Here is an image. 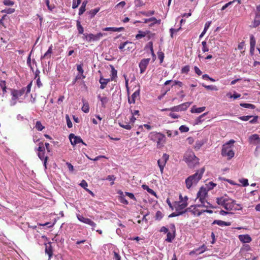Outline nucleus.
Returning a JSON list of instances; mask_svg holds the SVG:
<instances>
[{"mask_svg": "<svg viewBox=\"0 0 260 260\" xmlns=\"http://www.w3.org/2000/svg\"><path fill=\"white\" fill-rule=\"evenodd\" d=\"M216 203L227 211H236L242 209L240 204H236V201L228 196L224 195L216 199Z\"/></svg>", "mask_w": 260, "mask_h": 260, "instance_id": "1", "label": "nucleus"}, {"mask_svg": "<svg viewBox=\"0 0 260 260\" xmlns=\"http://www.w3.org/2000/svg\"><path fill=\"white\" fill-rule=\"evenodd\" d=\"M205 171V168H202L201 169L197 170L194 174L188 177L185 179L186 188L187 189H190L191 187L196 186L202 178Z\"/></svg>", "mask_w": 260, "mask_h": 260, "instance_id": "2", "label": "nucleus"}, {"mask_svg": "<svg viewBox=\"0 0 260 260\" xmlns=\"http://www.w3.org/2000/svg\"><path fill=\"white\" fill-rule=\"evenodd\" d=\"M179 201L175 202L173 204V207L175 209L176 211L183 212V214L187 212L186 211V207L188 205V197L185 196L183 197L180 194L179 195Z\"/></svg>", "mask_w": 260, "mask_h": 260, "instance_id": "3", "label": "nucleus"}, {"mask_svg": "<svg viewBox=\"0 0 260 260\" xmlns=\"http://www.w3.org/2000/svg\"><path fill=\"white\" fill-rule=\"evenodd\" d=\"M183 159L190 168H194L196 165L199 164V158L191 151H188L185 152Z\"/></svg>", "mask_w": 260, "mask_h": 260, "instance_id": "4", "label": "nucleus"}, {"mask_svg": "<svg viewBox=\"0 0 260 260\" xmlns=\"http://www.w3.org/2000/svg\"><path fill=\"white\" fill-rule=\"evenodd\" d=\"M234 143V140H231L229 142L222 146L221 155L223 156H227L228 159H230L234 156L235 153L232 148V146L230 145L233 144Z\"/></svg>", "mask_w": 260, "mask_h": 260, "instance_id": "5", "label": "nucleus"}, {"mask_svg": "<svg viewBox=\"0 0 260 260\" xmlns=\"http://www.w3.org/2000/svg\"><path fill=\"white\" fill-rule=\"evenodd\" d=\"M149 138L153 141H156L158 146L164 144L165 142V136L160 133L151 132L149 135Z\"/></svg>", "mask_w": 260, "mask_h": 260, "instance_id": "6", "label": "nucleus"}, {"mask_svg": "<svg viewBox=\"0 0 260 260\" xmlns=\"http://www.w3.org/2000/svg\"><path fill=\"white\" fill-rule=\"evenodd\" d=\"M191 104L192 102H186L179 105L174 106L170 108L163 109L161 110V111H171L172 112L183 111L186 110Z\"/></svg>", "mask_w": 260, "mask_h": 260, "instance_id": "7", "label": "nucleus"}, {"mask_svg": "<svg viewBox=\"0 0 260 260\" xmlns=\"http://www.w3.org/2000/svg\"><path fill=\"white\" fill-rule=\"evenodd\" d=\"M103 37V34L101 32L98 33L95 35L93 34L85 33L83 34V39L88 42H95L99 41Z\"/></svg>", "mask_w": 260, "mask_h": 260, "instance_id": "8", "label": "nucleus"}, {"mask_svg": "<svg viewBox=\"0 0 260 260\" xmlns=\"http://www.w3.org/2000/svg\"><path fill=\"white\" fill-rule=\"evenodd\" d=\"M169 158V155L166 153L163 154L162 157L157 160V165L159 168L161 174L164 173V167Z\"/></svg>", "mask_w": 260, "mask_h": 260, "instance_id": "9", "label": "nucleus"}, {"mask_svg": "<svg viewBox=\"0 0 260 260\" xmlns=\"http://www.w3.org/2000/svg\"><path fill=\"white\" fill-rule=\"evenodd\" d=\"M202 207V206L201 205L191 206L190 207L186 208V211L191 212L194 216H199L203 213L202 210L200 211L198 209V207Z\"/></svg>", "mask_w": 260, "mask_h": 260, "instance_id": "10", "label": "nucleus"}, {"mask_svg": "<svg viewBox=\"0 0 260 260\" xmlns=\"http://www.w3.org/2000/svg\"><path fill=\"white\" fill-rule=\"evenodd\" d=\"M77 217L78 219L80 221L90 225L92 227V229H93V228L95 227L96 223L94 222H93L92 220H91L90 219L85 218V217H83L82 215H81L80 214L77 215Z\"/></svg>", "mask_w": 260, "mask_h": 260, "instance_id": "11", "label": "nucleus"}, {"mask_svg": "<svg viewBox=\"0 0 260 260\" xmlns=\"http://www.w3.org/2000/svg\"><path fill=\"white\" fill-rule=\"evenodd\" d=\"M207 196V190L204 187H201L197 193V199L203 202L205 201L206 197Z\"/></svg>", "mask_w": 260, "mask_h": 260, "instance_id": "12", "label": "nucleus"}, {"mask_svg": "<svg viewBox=\"0 0 260 260\" xmlns=\"http://www.w3.org/2000/svg\"><path fill=\"white\" fill-rule=\"evenodd\" d=\"M69 139L71 142V143L72 145H75L77 144L82 143L84 145H86L83 141L82 139L78 136H75L73 134H71L69 135Z\"/></svg>", "mask_w": 260, "mask_h": 260, "instance_id": "13", "label": "nucleus"}, {"mask_svg": "<svg viewBox=\"0 0 260 260\" xmlns=\"http://www.w3.org/2000/svg\"><path fill=\"white\" fill-rule=\"evenodd\" d=\"M150 61V58H144L141 60L139 64L140 73L143 74L145 71L147 66Z\"/></svg>", "mask_w": 260, "mask_h": 260, "instance_id": "14", "label": "nucleus"}, {"mask_svg": "<svg viewBox=\"0 0 260 260\" xmlns=\"http://www.w3.org/2000/svg\"><path fill=\"white\" fill-rule=\"evenodd\" d=\"M249 142L253 145H257L260 143V138L257 134H253L249 137Z\"/></svg>", "mask_w": 260, "mask_h": 260, "instance_id": "15", "label": "nucleus"}, {"mask_svg": "<svg viewBox=\"0 0 260 260\" xmlns=\"http://www.w3.org/2000/svg\"><path fill=\"white\" fill-rule=\"evenodd\" d=\"M161 20L160 19L157 20L155 17H151L149 19H143L142 21L140 22L147 23L148 22H151L150 24V26H152L155 24H159L160 23Z\"/></svg>", "mask_w": 260, "mask_h": 260, "instance_id": "16", "label": "nucleus"}, {"mask_svg": "<svg viewBox=\"0 0 260 260\" xmlns=\"http://www.w3.org/2000/svg\"><path fill=\"white\" fill-rule=\"evenodd\" d=\"M140 96V90H137L135 91L131 95V97H129L128 99V103L129 104H135L136 100L137 98H139Z\"/></svg>", "mask_w": 260, "mask_h": 260, "instance_id": "17", "label": "nucleus"}, {"mask_svg": "<svg viewBox=\"0 0 260 260\" xmlns=\"http://www.w3.org/2000/svg\"><path fill=\"white\" fill-rule=\"evenodd\" d=\"M11 95L13 97L18 99L19 97L22 96L24 92H25V89L22 88L20 90H16V89H11Z\"/></svg>", "mask_w": 260, "mask_h": 260, "instance_id": "18", "label": "nucleus"}, {"mask_svg": "<svg viewBox=\"0 0 260 260\" xmlns=\"http://www.w3.org/2000/svg\"><path fill=\"white\" fill-rule=\"evenodd\" d=\"M238 238L243 243H249L252 241L251 237L247 234L240 235L238 236Z\"/></svg>", "mask_w": 260, "mask_h": 260, "instance_id": "19", "label": "nucleus"}, {"mask_svg": "<svg viewBox=\"0 0 260 260\" xmlns=\"http://www.w3.org/2000/svg\"><path fill=\"white\" fill-rule=\"evenodd\" d=\"M111 81V80L110 79V78L105 79L103 77L101 76L100 79L99 80V82L101 84L100 88L102 89H104L106 87L108 83Z\"/></svg>", "mask_w": 260, "mask_h": 260, "instance_id": "20", "label": "nucleus"}, {"mask_svg": "<svg viewBox=\"0 0 260 260\" xmlns=\"http://www.w3.org/2000/svg\"><path fill=\"white\" fill-rule=\"evenodd\" d=\"M212 224H217L220 226H230L231 225V222H225L220 220H214L212 223Z\"/></svg>", "mask_w": 260, "mask_h": 260, "instance_id": "21", "label": "nucleus"}, {"mask_svg": "<svg viewBox=\"0 0 260 260\" xmlns=\"http://www.w3.org/2000/svg\"><path fill=\"white\" fill-rule=\"evenodd\" d=\"M38 155V156L40 158V159L41 160H42V161H43V165L45 167V168H47L46 164H47L48 157H47V156H46L45 155V151L39 152Z\"/></svg>", "mask_w": 260, "mask_h": 260, "instance_id": "22", "label": "nucleus"}, {"mask_svg": "<svg viewBox=\"0 0 260 260\" xmlns=\"http://www.w3.org/2000/svg\"><path fill=\"white\" fill-rule=\"evenodd\" d=\"M98 99L101 101L102 107L105 108L109 101V99L106 96H102L100 94L98 95Z\"/></svg>", "mask_w": 260, "mask_h": 260, "instance_id": "23", "label": "nucleus"}, {"mask_svg": "<svg viewBox=\"0 0 260 260\" xmlns=\"http://www.w3.org/2000/svg\"><path fill=\"white\" fill-rule=\"evenodd\" d=\"M124 29V27H105L103 28V30L104 31H118L120 32L121 31H122Z\"/></svg>", "mask_w": 260, "mask_h": 260, "instance_id": "24", "label": "nucleus"}, {"mask_svg": "<svg viewBox=\"0 0 260 260\" xmlns=\"http://www.w3.org/2000/svg\"><path fill=\"white\" fill-rule=\"evenodd\" d=\"M206 143V141L204 139L198 140L196 141L194 144V148L196 150H199L200 148Z\"/></svg>", "mask_w": 260, "mask_h": 260, "instance_id": "25", "label": "nucleus"}, {"mask_svg": "<svg viewBox=\"0 0 260 260\" xmlns=\"http://www.w3.org/2000/svg\"><path fill=\"white\" fill-rule=\"evenodd\" d=\"M148 47L150 50L151 53L153 57V61H154L156 59V55L154 52L153 48V43L152 42H149L148 44L146 45L145 48Z\"/></svg>", "mask_w": 260, "mask_h": 260, "instance_id": "26", "label": "nucleus"}, {"mask_svg": "<svg viewBox=\"0 0 260 260\" xmlns=\"http://www.w3.org/2000/svg\"><path fill=\"white\" fill-rule=\"evenodd\" d=\"M206 108L205 107H202L200 108H196L195 106H193L190 112L192 113H200L205 110Z\"/></svg>", "mask_w": 260, "mask_h": 260, "instance_id": "27", "label": "nucleus"}, {"mask_svg": "<svg viewBox=\"0 0 260 260\" xmlns=\"http://www.w3.org/2000/svg\"><path fill=\"white\" fill-rule=\"evenodd\" d=\"M77 70L79 72V74L81 78L82 79H84L85 78V76L83 75L84 70L83 69V65L81 64L77 65Z\"/></svg>", "mask_w": 260, "mask_h": 260, "instance_id": "28", "label": "nucleus"}, {"mask_svg": "<svg viewBox=\"0 0 260 260\" xmlns=\"http://www.w3.org/2000/svg\"><path fill=\"white\" fill-rule=\"evenodd\" d=\"M45 245V252L48 255L49 258H50L52 255V249L50 243L48 244H46Z\"/></svg>", "mask_w": 260, "mask_h": 260, "instance_id": "29", "label": "nucleus"}, {"mask_svg": "<svg viewBox=\"0 0 260 260\" xmlns=\"http://www.w3.org/2000/svg\"><path fill=\"white\" fill-rule=\"evenodd\" d=\"M175 237V233L168 232L166 241L168 242H171Z\"/></svg>", "mask_w": 260, "mask_h": 260, "instance_id": "30", "label": "nucleus"}, {"mask_svg": "<svg viewBox=\"0 0 260 260\" xmlns=\"http://www.w3.org/2000/svg\"><path fill=\"white\" fill-rule=\"evenodd\" d=\"M211 23V22H209V21L205 23L204 30L202 32V33L200 34V35L199 36V38L200 39L202 38L205 35V34H206V32L207 31L208 29L209 28Z\"/></svg>", "mask_w": 260, "mask_h": 260, "instance_id": "31", "label": "nucleus"}, {"mask_svg": "<svg viewBox=\"0 0 260 260\" xmlns=\"http://www.w3.org/2000/svg\"><path fill=\"white\" fill-rule=\"evenodd\" d=\"M117 70H115L113 66H111V78H110V79L111 80V81L114 80L115 78L117 77Z\"/></svg>", "mask_w": 260, "mask_h": 260, "instance_id": "32", "label": "nucleus"}, {"mask_svg": "<svg viewBox=\"0 0 260 260\" xmlns=\"http://www.w3.org/2000/svg\"><path fill=\"white\" fill-rule=\"evenodd\" d=\"M100 8H96L94 9L91 10L89 12H88V13L90 15V18H92L94 17V16L98 12L100 11Z\"/></svg>", "mask_w": 260, "mask_h": 260, "instance_id": "33", "label": "nucleus"}, {"mask_svg": "<svg viewBox=\"0 0 260 260\" xmlns=\"http://www.w3.org/2000/svg\"><path fill=\"white\" fill-rule=\"evenodd\" d=\"M82 111L84 113H87L89 111V105L87 102H83V105L82 107Z\"/></svg>", "mask_w": 260, "mask_h": 260, "instance_id": "34", "label": "nucleus"}, {"mask_svg": "<svg viewBox=\"0 0 260 260\" xmlns=\"http://www.w3.org/2000/svg\"><path fill=\"white\" fill-rule=\"evenodd\" d=\"M76 26H77V30L78 31V33L79 34H83V35L84 34V33H83L84 29H83V27H82V26L81 25L80 21H79V20L77 21V25H76Z\"/></svg>", "mask_w": 260, "mask_h": 260, "instance_id": "35", "label": "nucleus"}, {"mask_svg": "<svg viewBox=\"0 0 260 260\" xmlns=\"http://www.w3.org/2000/svg\"><path fill=\"white\" fill-rule=\"evenodd\" d=\"M201 206H202V207H204L205 208H215V207H214L210 203L207 202L206 199H205V201H204L203 202H201Z\"/></svg>", "mask_w": 260, "mask_h": 260, "instance_id": "36", "label": "nucleus"}, {"mask_svg": "<svg viewBox=\"0 0 260 260\" xmlns=\"http://www.w3.org/2000/svg\"><path fill=\"white\" fill-rule=\"evenodd\" d=\"M166 133L167 134V136L170 138L176 136L178 134V132L177 131H172L170 130H167Z\"/></svg>", "mask_w": 260, "mask_h": 260, "instance_id": "37", "label": "nucleus"}, {"mask_svg": "<svg viewBox=\"0 0 260 260\" xmlns=\"http://www.w3.org/2000/svg\"><path fill=\"white\" fill-rule=\"evenodd\" d=\"M202 86L208 90H214V91H217L218 90L217 87L215 85H206L203 83V84H202Z\"/></svg>", "mask_w": 260, "mask_h": 260, "instance_id": "38", "label": "nucleus"}, {"mask_svg": "<svg viewBox=\"0 0 260 260\" xmlns=\"http://www.w3.org/2000/svg\"><path fill=\"white\" fill-rule=\"evenodd\" d=\"M45 3L48 9L50 11H53L54 9L55 8V6L54 4L50 5L49 0H44Z\"/></svg>", "mask_w": 260, "mask_h": 260, "instance_id": "39", "label": "nucleus"}, {"mask_svg": "<svg viewBox=\"0 0 260 260\" xmlns=\"http://www.w3.org/2000/svg\"><path fill=\"white\" fill-rule=\"evenodd\" d=\"M52 45H51L48 50L47 51V52L44 54V55L41 57V59L43 58H45V57H48V55H50V54L52 53ZM49 57L50 58V56H49Z\"/></svg>", "mask_w": 260, "mask_h": 260, "instance_id": "40", "label": "nucleus"}, {"mask_svg": "<svg viewBox=\"0 0 260 260\" xmlns=\"http://www.w3.org/2000/svg\"><path fill=\"white\" fill-rule=\"evenodd\" d=\"M240 106L245 108H249L253 109L255 108V106L251 104H247V103H241L240 104Z\"/></svg>", "mask_w": 260, "mask_h": 260, "instance_id": "41", "label": "nucleus"}, {"mask_svg": "<svg viewBox=\"0 0 260 260\" xmlns=\"http://www.w3.org/2000/svg\"><path fill=\"white\" fill-rule=\"evenodd\" d=\"M164 216L162 213L160 211H157L155 214V218L156 220H160Z\"/></svg>", "mask_w": 260, "mask_h": 260, "instance_id": "42", "label": "nucleus"}, {"mask_svg": "<svg viewBox=\"0 0 260 260\" xmlns=\"http://www.w3.org/2000/svg\"><path fill=\"white\" fill-rule=\"evenodd\" d=\"M142 187L144 189H146L149 193L154 196H156L155 192L153 189L150 188L147 185H143Z\"/></svg>", "mask_w": 260, "mask_h": 260, "instance_id": "43", "label": "nucleus"}, {"mask_svg": "<svg viewBox=\"0 0 260 260\" xmlns=\"http://www.w3.org/2000/svg\"><path fill=\"white\" fill-rule=\"evenodd\" d=\"M15 10L13 8H8L1 11L2 13H6V14H12L15 12Z\"/></svg>", "mask_w": 260, "mask_h": 260, "instance_id": "44", "label": "nucleus"}, {"mask_svg": "<svg viewBox=\"0 0 260 260\" xmlns=\"http://www.w3.org/2000/svg\"><path fill=\"white\" fill-rule=\"evenodd\" d=\"M146 35V32H144V31H143L141 30H139L138 32V34L136 36V38L137 39L139 40V39H140L145 37Z\"/></svg>", "mask_w": 260, "mask_h": 260, "instance_id": "45", "label": "nucleus"}, {"mask_svg": "<svg viewBox=\"0 0 260 260\" xmlns=\"http://www.w3.org/2000/svg\"><path fill=\"white\" fill-rule=\"evenodd\" d=\"M207 114V113H204L203 114L201 115L199 117L196 119V123L199 124L201 123L203 121V118L205 115Z\"/></svg>", "mask_w": 260, "mask_h": 260, "instance_id": "46", "label": "nucleus"}, {"mask_svg": "<svg viewBox=\"0 0 260 260\" xmlns=\"http://www.w3.org/2000/svg\"><path fill=\"white\" fill-rule=\"evenodd\" d=\"M256 44V41L253 35H251L250 36V46L255 47Z\"/></svg>", "mask_w": 260, "mask_h": 260, "instance_id": "47", "label": "nucleus"}, {"mask_svg": "<svg viewBox=\"0 0 260 260\" xmlns=\"http://www.w3.org/2000/svg\"><path fill=\"white\" fill-rule=\"evenodd\" d=\"M252 119H250L249 120V123H251V124H255V123H257L258 122V116L256 115V116H253L252 115V117L251 118Z\"/></svg>", "mask_w": 260, "mask_h": 260, "instance_id": "48", "label": "nucleus"}, {"mask_svg": "<svg viewBox=\"0 0 260 260\" xmlns=\"http://www.w3.org/2000/svg\"><path fill=\"white\" fill-rule=\"evenodd\" d=\"M81 0H73L72 8H77L80 4L81 3Z\"/></svg>", "mask_w": 260, "mask_h": 260, "instance_id": "49", "label": "nucleus"}, {"mask_svg": "<svg viewBox=\"0 0 260 260\" xmlns=\"http://www.w3.org/2000/svg\"><path fill=\"white\" fill-rule=\"evenodd\" d=\"M35 127L39 131H41L44 128L40 121H37Z\"/></svg>", "mask_w": 260, "mask_h": 260, "instance_id": "50", "label": "nucleus"}, {"mask_svg": "<svg viewBox=\"0 0 260 260\" xmlns=\"http://www.w3.org/2000/svg\"><path fill=\"white\" fill-rule=\"evenodd\" d=\"M252 117V115H247V116H240L239 119L244 121H248L250 120Z\"/></svg>", "mask_w": 260, "mask_h": 260, "instance_id": "51", "label": "nucleus"}, {"mask_svg": "<svg viewBox=\"0 0 260 260\" xmlns=\"http://www.w3.org/2000/svg\"><path fill=\"white\" fill-rule=\"evenodd\" d=\"M66 119L67 121V126L69 128H71L73 126L72 122L71 121L69 116L68 115H66Z\"/></svg>", "mask_w": 260, "mask_h": 260, "instance_id": "52", "label": "nucleus"}, {"mask_svg": "<svg viewBox=\"0 0 260 260\" xmlns=\"http://www.w3.org/2000/svg\"><path fill=\"white\" fill-rule=\"evenodd\" d=\"M180 28H181V26L179 28H176V29L173 28H170V32L171 37L172 38H173L174 34L177 32L180 29Z\"/></svg>", "mask_w": 260, "mask_h": 260, "instance_id": "53", "label": "nucleus"}, {"mask_svg": "<svg viewBox=\"0 0 260 260\" xmlns=\"http://www.w3.org/2000/svg\"><path fill=\"white\" fill-rule=\"evenodd\" d=\"M154 11H149L147 12H141L143 15L145 16H150L154 14Z\"/></svg>", "mask_w": 260, "mask_h": 260, "instance_id": "54", "label": "nucleus"}, {"mask_svg": "<svg viewBox=\"0 0 260 260\" xmlns=\"http://www.w3.org/2000/svg\"><path fill=\"white\" fill-rule=\"evenodd\" d=\"M3 4L5 6H12L14 5V2L13 1H12L11 0H4L3 1Z\"/></svg>", "mask_w": 260, "mask_h": 260, "instance_id": "55", "label": "nucleus"}, {"mask_svg": "<svg viewBox=\"0 0 260 260\" xmlns=\"http://www.w3.org/2000/svg\"><path fill=\"white\" fill-rule=\"evenodd\" d=\"M119 125L121 127L124 128L126 129L129 130L132 128V126L129 123H119Z\"/></svg>", "mask_w": 260, "mask_h": 260, "instance_id": "56", "label": "nucleus"}, {"mask_svg": "<svg viewBox=\"0 0 260 260\" xmlns=\"http://www.w3.org/2000/svg\"><path fill=\"white\" fill-rule=\"evenodd\" d=\"M183 214V212L176 211V213L174 212L169 215V217H173Z\"/></svg>", "mask_w": 260, "mask_h": 260, "instance_id": "57", "label": "nucleus"}, {"mask_svg": "<svg viewBox=\"0 0 260 260\" xmlns=\"http://www.w3.org/2000/svg\"><path fill=\"white\" fill-rule=\"evenodd\" d=\"M179 130L182 133L187 132L189 131V128L185 125H181L179 127Z\"/></svg>", "mask_w": 260, "mask_h": 260, "instance_id": "58", "label": "nucleus"}, {"mask_svg": "<svg viewBox=\"0 0 260 260\" xmlns=\"http://www.w3.org/2000/svg\"><path fill=\"white\" fill-rule=\"evenodd\" d=\"M189 71V67L188 66H185L183 67L181 69V73L187 74Z\"/></svg>", "mask_w": 260, "mask_h": 260, "instance_id": "59", "label": "nucleus"}, {"mask_svg": "<svg viewBox=\"0 0 260 260\" xmlns=\"http://www.w3.org/2000/svg\"><path fill=\"white\" fill-rule=\"evenodd\" d=\"M216 184L213 182H210L206 184L208 190H211L216 186Z\"/></svg>", "mask_w": 260, "mask_h": 260, "instance_id": "60", "label": "nucleus"}, {"mask_svg": "<svg viewBox=\"0 0 260 260\" xmlns=\"http://www.w3.org/2000/svg\"><path fill=\"white\" fill-rule=\"evenodd\" d=\"M134 4L136 7H139L144 5L142 1L141 0H135Z\"/></svg>", "mask_w": 260, "mask_h": 260, "instance_id": "61", "label": "nucleus"}, {"mask_svg": "<svg viewBox=\"0 0 260 260\" xmlns=\"http://www.w3.org/2000/svg\"><path fill=\"white\" fill-rule=\"evenodd\" d=\"M0 86H1L3 91L4 93L6 92V81H3L0 83Z\"/></svg>", "mask_w": 260, "mask_h": 260, "instance_id": "62", "label": "nucleus"}, {"mask_svg": "<svg viewBox=\"0 0 260 260\" xmlns=\"http://www.w3.org/2000/svg\"><path fill=\"white\" fill-rule=\"evenodd\" d=\"M240 182L242 184L243 186H247L249 184L248 179H240Z\"/></svg>", "mask_w": 260, "mask_h": 260, "instance_id": "63", "label": "nucleus"}, {"mask_svg": "<svg viewBox=\"0 0 260 260\" xmlns=\"http://www.w3.org/2000/svg\"><path fill=\"white\" fill-rule=\"evenodd\" d=\"M255 16L256 18L260 17V5L256 6Z\"/></svg>", "mask_w": 260, "mask_h": 260, "instance_id": "64", "label": "nucleus"}]
</instances>
